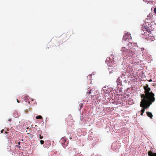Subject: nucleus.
Returning a JSON list of instances; mask_svg holds the SVG:
<instances>
[{"label":"nucleus","mask_w":156,"mask_h":156,"mask_svg":"<svg viewBox=\"0 0 156 156\" xmlns=\"http://www.w3.org/2000/svg\"><path fill=\"white\" fill-rule=\"evenodd\" d=\"M116 82L117 83V85H121L122 84V81L120 80V77H119L116 80Z\"/></svg>","instance_id":"6"},{"label":"nucleus","mask_w":156,"mask_h":156,"mask_svg":"<svg viewBox=\"0 0 156 156\" xmlns=\"http://www.w3.org/2000/svg\"><path fill=\"white\" fill-rule=\"evenodd\" d=\"M37 119H42V117L41 115H38L36 117Z\"/></svg>","instance_id":"10"},{"label":"nucleus","mask_w":156,"mask_h":156,"mask_svg":"<svg viewBox=\"0 0 156 156\" xmlns=\"http://www.w3.org/2000/svg\"><path fill=\"white\" fill-rule=\"evenodd\" d=\"M87 94H90L91 93V90H90L89 92H87Z\"/></svg>","instance_id":"17"},{"label":"nucleus","mask_w":156,"mask_h":156,"mask_svg":"<svg viewBox=\"0 0 156 156\" xmlns=\"http://www.w3.org/2000/svg\"><path fill=\"white\" fill-rule=\"evenodd\" d=\"M129 36V33H127L124 35L123 39L124 41H126L128 39Z\"/></svg>","instance_id":"5"},{"label":"nucleus","mask_w":156,"mask_h":156,"mask_svg":"<svg viewBox=\"0 0 156 156\" xmlns=\"http://www.w3.org/2000/svg\"><path fill=\"white\" fill-rule=\"evenodd\" d=\"M126 56H130L132 55L135 54L132 50L129 49H127L126 51Z\"/></svg>","instance_id":"3"},{"label":"nucleus","mask_w":156,"mask_h":156,"mask_svg":"<svg viewBox=\"0 0 156 156\" xmlns=\"http://www.w3.org/2000/svg\"><path fill=\"white\" fill-rule=\"evenodd\" d=\"M14 116H16V117H17L19 116V115H18V113H15L14 114Z\"/></svg>","instance_id":"11"},{"label":"nucleus","mask_w":156,"mask_h":156,"mask_svg":"<svg viewBox=\"0 0 156 156\" xmlns=\"http://www.w3.org/2000/svg\"><path fill=\"white\" fill-rule=\"evenodd\" d=\"M18 144H19V145H20V142H18Z\"/></svg>","instance_id":"22"},{"label":"nucleus","mask_w":156,"mask_h":156,"mask_svg":"<svg viewBox=\"0 0 156 156\" xmlns=\"http://www.w3.org/2000/svg\"><path fill=\"white\" fill-rule=\"evenodd\" d=\"M126 49L125 47H122L121 49V51H122V54L124 55H126Z\"/></svg>","instance_id":"4"},{"label":"nucleus","mask_w":156,"mask_h":156,"mask_svg":"<svg viewBox=\"0 0 156 156\" xmlns=\"http://www.w3.org/2000/svg\"><path fill=\"white\" fill-rule=\"evenodd\" d=\"M39 136H40L39 138L40 139H41L43 138V136H41V134L39 135Z\"/></svg>","instance_id":"15"},{"label":"nucleus","mask_w":156,"mask_h":156,"mask_svg":"<svg viewBox=\"0 0 156 156\" xmlns=\"http://www.w3.org/2000/svg\"><path fill=\"white\" fill-rule=\"evenodd\" d=\"M152 81V80L151 79H150V80H149V82H151Z\"/></svg>","instance_id":"21"},{"label":"nucleus","mask_w":156,"mask_h":156,"mask_svg":"<svg viewBox=\"0 0 156 156\" xmlns=\"http://www.w3.org/2000/svg\"><path fill=\"white\" fill-rule=\"evenodd\" d=\"M3 131H4V129L2 130L1 131V133H2Z\"/></svg>","instance_id":"20"},{"label":"nucleus","mask_w":156,"mask_h":156,"mask_svg":"<svg viewBox=\"0 0 156 156\" xmlns=\"http://www.w3.org/2000/svg\"><path fill=\"white\" fill-rule=\"evenodd\" d=\"M17 102H18V103H19V101L17 99Z\"/></svg>","instance_id":"23"},{"label":"nucleus","mask_w":156,"mask_h":156,"mask_svg":"<svg viewBox=\"0 0 156 156\" xmlns=\"http://www.w3.org/2000/svg\"><path fill=\"white\" fill-rule=\"evenodd\" d=\"M146 114L148 117L150 118L151 119H152L153 115L151 112H146Z\"/></svg>","instance_id":"8"},{"label":"nucleus","mask_w":156,"mask_h":156,"mask_svg":"<svg viewBox=\"0 0 156 156\" xmlns=\"http://www.w3.org/2000/svg\"><path fill=\"white\" fill-rule=\"evenodd\" d=\"M18 147H19V148H20V146H18Z\"/></svg>","instance_id":"25"},{"label":"nucleus","mask_w":156,"mask_h":156,"mask_svg":"<svg viewBox=\"0 0 156 156\" xmlns=\"http://www.w3.org/2000/svg\"><path fill=\"white\" fill-rule=\"evenodd\" d=\"M28 129V127H27V129Z\"/></svg>","instance_id":"27"},{"label":"nucleus","mask_w":156,"mask_h":156,"mask_svg":"<svg viewBox=\"0 0 156 156\" xmlns=\"http://www.w3.org/2000/svg\"><path fill=\"white\" fill-rule=\"evenodd\" d=\"M5 133H7V132H5Z\"/></svg>","instance_id":"26"},{"label":"nucleus","mask_w":156,"mask_h":156,"mask_svg":"<svg viewBox=\"0 0 156 156\" xmlns=\"http://www.w3.org/2000/svg\"><path fill=\"white\" fill-rule=\"evenodd\" d=\"M145 33H146V32H144V34H144V35H145Z\"/></svg>","instance_id":"24"},{"label":"nucleus","mask_w":156,"mask_h":156,"mask_svg":"<svg viewBox=\"0 0 156 156\" xmlns=\"http://www.w3.org/2000/svg\"><path fill=\"white\" fill-rule=\"evenodd\" d=\"M141 112V114H140V115H143V113H144V112Z\"/></svg>","instance_id":"18"},{"label":"nucleus","mask_w":156,"mask_h":156,"mask_svg":"<svg viewBox=\"0 0 156 156\" xmlns=\"http://www.w3.org/2000/svg\"><path fill=\"white\" fill-rule=\"evenodd\" d=\"M148 154L149 156H156V153H153L151 151H149Z\"/></svg>","instance_id":"7"},{"label":"nucleus","mask_w":156,"mask_h":156,"mask_svg":"<svg viewBox=\"0 0 156 156\" xmlns=\"http://www.w3.org/2000/svg\"><path fill=\"white\" fill-rule=\"evenodd\" d=\"M154 12L156 14V7L154 9Z\"/></svg>","instance_id":"16"},{"label":"nucleus","mask_w":156,"mask_h":156,"mask_svg":"<svg viewBox=\"0 0 156 156\" xmlns=\"http://www.w3.org/2000/svg\"><path fill=\"white\" fill-rule=\"evenodd\" d=\"M87 77L88 79L90 78L91 77V75H88V76H87Z\"/></svg>","instance_id":"14"},{"label":"nucleus","mask_w":156,"mask_h":156,"mask_svg":"<svg viewBox=\"0 0 156 156\" xmlns=\"http://www.w3.org/2000/svg\"><path fill=\"white\" fill-rule=\"evenodd\" d=\"M80 109H81L83 106V104H80Z\"/></svg>","instance_id":"12"},{"label":"nucleus","mask_w":156,"mask_h":156,"mask_svg":"<svg viewBox=\"0 0 156 156\" xmlns=\"http://www.w3.org/2000/svg\"><path fill=\"white\" fill-rule=\"evenodd\" d=\"M144 94H141L140 97L141 98L140 106L143 108L141 110V112H144L145 109H147L154 101L155 98L154 97V94L151 91L150 88L148 87L147 84L145 86H144Z\"/></svg>","instance_id":"1"},{"label":"nucleus","mask_w":156,"mask_h":156,"mask_svg":"<svg viewBox=\"0 0 156 156\" xmlns=\"http://www.w3.org/2000/svg\"><path fill=\"white\" fill-rule=\"evenodd\" d=\"M71 116H69V118H66V119H65V120L67 122V124H69V122H68V121H69V119H70V120H72V119H71L70 118H71Z\"/></svg>","instance_id":"9"},{"label":"nucleus","mask_w":156,"mask_h":156,"mask_svg":"<svg viewBox=\"0 0 156 156\" xmlns=\"http://www.w3.org/2000/svg\"><path fill=\"white\" fill-rule=\"evenodd\" d=\"M8 120L9 121V122H11V119H9Z\"/></svg>","instance_id":"19"},{"label":"nucleus","mask_w":156,"mask_h":156,"mask_svg":"<svg viewBox=\"0 0 156 156\" xmlns=\"http://www.w3.org/2000/svg\"><path fill=\"white\" fill-rule=\"evenodd\" d=\"M40 142L41 144H43L44 143V141L43 140H40Z\"/></svg>","instance_id":"13"},{"label":"nucleus","mask_w":156,"mask_h":156,"mask_svg":"<svg viewBox=\"0 0 156 156\" xmlns=\"http://www.w3.org/2000/svg\"><path fill=\"white\" fill-rule=\"evenodd\" d=\"M142 30L143 31H147L149 33V35L148 34L149 37H148L149 39H151L152 41H153L154 39V37L152 36L153 34H151V32L150 30L149 27L147 26H144L142 27Z\"/></svg>","instance_id":"2"}]
</instances>
